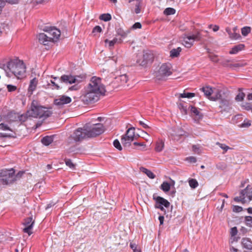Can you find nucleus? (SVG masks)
Listing matches in <instances>:
<instances>
[{"label": "nucleus", "instance_id": "f257e3e1", "mask_svg": "<svg viewBox=\"0 0 252 252\" xmlns=\"http://www.w3.org/2000/svg\"><path fill=\"white\" fill-rule=\"evenodd\" d=\"M0 68L4 70L8 77L13 75L20 79L26 72V66L23 62L17 59L11 60L6 64L0 63Z\"/></svg>", "mask_w": 252, "mask_h": 252}, {"label": "nucleus", "instance_id": "f03ea898", "mask_svg": "<svg viewBox=\"0 0 252 252\" xmlns=\"http://www.w3.org/2000/svg\"><path fill=\"white\" fill-rule=\"evenodd\" d=\"M53 112L51 108L38 105L37 102L33 100L32 103L30 110H28L25 115L20 116L19 120L21 121L25 122L28 117H30L45 119L51 116Z\"/></svg>", "mask_w": 252, "mask_h": 252}, {"label": "nucleus", "instance_id": "7ed1b4c3", "mask_svg": "<svg viewBox=\"0 0 252 252\" xmlns=\"http://www.w3.org/2000/svg\"><path fill=\"white\" fill-rule=\"evenodd\" d=\"M15 178L14 170L13 168L0 170V187H4L13 184Z\"/></svg>", "mask_w": 252, "mask_h": 252}, {"label": "nucleus", "instance_id": "20e7f679", "mask_svg": "<svg viewBox=\"0 0 252 252\" xmlns=\"http://www.w3.org/2000/svg\"><path fill=\"white\" fill-rule=\"evenodd\" d=\"M101 94L85 87L84 93L80 96L81 101L84 104H89L97 101Z\"/></svg>", "mask_w": 252, "mask_h": 252}, {"label": "nucleus", "instance_id": "39448f33", "mask_svg": "<svg viewBox=\"0 0 252 252\" xmlns=\"http://www.w3.org/2000/svg\"><path fill=\"white\" fill-rule=\"evenodd\" d=\"M86 87L101 95H104L106 92L105 86L101 82V79L96 76L92 77Z\"/></svg>", "mask_w": 252, "mask_h": 252}, {"label": "nucleus", "instance_id": "423d86ee", "mask_svg": "<svg viewBox=\"0 0 252 252\" xmlns=\"http://www.w3.org/2000/svg\"><path fill=\"white\" fill-rule=\"evenodd\" d=\"M85 130L87 131L88 137H94L102 133L104 131V126L101 124L90 125L87 124L84 126Z\"/></svg>", "mask_w": 252, "mask_h": 252}, {"label": "nucleus", "instance_id": "0eeeda50", "mask_svg": "<svg viewBox=\"0 0 252 252\" xmlns=\"http://www.w3.org/2000/svg\"><path fill=\"white\" fill-rule=\"evenodd\" d=\"M137 137V136L135 134V128L131 127L126 130L125 134L122 136L121 142L124 147H129Z\"/></svg>", "mask_w": 252, "mask_h": 252}, {"label": "nucleus", "instance_id": "6e6552de", "mask_svg": "<svg viewBox=\"0 0 252 252\" xmlns=\"http://www.w3.org/2000/svg\"><path fill=\"white\" fill-rule=\"evenodd\" d=\"M172 73V66L169 63L162 64L156 72V77L158 80H164Z\"/></svg>", "mask_w": 252, "mask_h": 252}, {"label": "nucleus", "instance_id": "1a4fd4ad", "mask_svg": "<svg viewBox=\"0 0 252 252\" xmlns=\"http://www.w3.org/2000/svg\"><path fill=\"white\" fill-rule=\"evenodd\" d=\"M252 199V188L248 186L245 189L242 190L240 192L239 197H236L234 200L237 202H242L243 203L250 201Z\"/></svg>", "mask_w": 252, "mask_h": 252}, {"label": "nucleus", "instance_id": "9d476101", "mask_svg": "<svg viewBox=\"0 0 252 252\" xmlns=\"http://www.w3.org/2000/svg\"><path fill=\"white\" fill-rule=\"evenodd\" d=\"M43 30L47 33L49 37H51L52 42L57 41L60 37V31L55 27H45Z\"/></svg>", "mask_w": 252, "mask_h": 252}, {"label": "nucleus", "instance_id": "9b49d317", "mask_svg": "<svg viewBox=\"0 0 252 252\" xmlns=\"http://www.w3.org/2000/svg\"><path fill=\"white\" fill-rule=\"evenodd\" d=\"M87 137L88 138V134L87 131L85 130L84 126L83 128L80 127L77 128L70 136V138L73 139L75 142L82 141Z\"/></svg>", "mask_w": 252, "mask_h": 252}, {"label": "nucleus", "instance_id": "f8f14e48", "mask_svg": "<svg viewBox=\"0 0 252 252\" xmlns=\"http://www.w3.org/2000/svg\"><path fill=\"white\" fill-rule=\"evenodd\" d=\"M83 77L81 76H73L71 75H63L60 78V81L65 84L79 83L82 81Z\"/></svg>", "mask_w": 252, "mask_h": 252}, {"label": "nucleus", "instance_id": "ddd939ff", "mask_svg": "<svg viewBox=\"0 0 252 252\" xmlns=\"http://www.w3.org/2000/svg\"><path fill=\"white\" fill-rule=\"evenodd\" d=\"M153 54L149 53H144L142 56L137 60V63L142 66H146L153 61Z\"/></svg>", "mask_w": 252, "mask_h": 252}, {"label": "nucleus", "instance_id": "4468645a", "mask_svg": "<svg viewBox=\"0 0 252 252\" xmlns=\"http://www.w3.org/2000/svg\"><path fill=\"white\" fill-rule=\"evenodd\" d=\"M169 135L174 140H178L185 134V131L179 127H172L168 132Z\"/></svg>", "mask_w": 252, "mask_h": 252}, {"label": "nucleus", "instance_id": "2eb2a0df", "mask_svg": "<svg viewBox=\"0 0 252 252\" xmlns=\"http://www.w3.org/2000/svg\"><path fill=\"white\" fill-rule=\"evenodd\" d=\"M71 101V98L66 95L59 96L54 100V104L59 106H62L64 104L69 103Z\"/></svg>", "mask_w": 252, "mask_h": 252}, {"label": "nucleus", "instance_id": "dca6fc26", "mask_svg": "<svg viewBox=\"0 0 252 252\" xmlns=\"http://www.w3.org/2000/svg\"><path fill=\"white\" fill-rule=\"evenodd\" d=\"M34 221L32 220V217H28L25 220L24 224L25 225V227L23 229V231L25 233H28L29 235L32 234V228Z\"/></svg>", "mask_w": 252, "mask_h": 252}, {"label": "nucleus", "instance_id": "f3484780", "mask_svg": "<svg viewBox=\"0 0 252 252\" xmlns=\"http://www.w3.org/2000/svg\"><path fill=\"white\" fill-rule=\"evenodd\" d=\"M37 38L39 42L44 45H47L50 42H52V40L51 39V37H49L47 33H40L38 36Z\"/></svg>", "mask_w": 252, "mask_h": 252}, {"label": "nucleus", "instance_id": "a211bd4d", "mask_svg": "<svg viewBox=\"0 0 252 252\" xmlns=\"http://www.w3.org/2000/svg\"><path fill=\"white\" fill-rule=\"evenodd\" d=\"M153 199L156 201L157 203H158L159 205L163 206L166 208H168L170 206L169 202L163 197L157 196L155 194H154Z\"/></svg>", "mask_w": 252, "mask_h": 252}, {"label": "nucleus", "instance_id": "6ab92c4d", "mask_svg": "<svg viewBox=\"0 0 252 252\" xmlns=\"http://www.w3.org/2000/svg\"><path fill=\"white\" fill-rule=\"evenodd\" d=\"M191 113L194 116V119L196 121H198L202 119L203 115L200 113L199 111L197 108L191 106L190 108Z\"/></svg>", "mask_w": 252, "mask_h": 252}, {"label": "nucleus", "instance_id": "aec40b11", "mask_svg": "<svg viewBox=\"0 0 252 252\" xmlns=\"http://www.w3.org/2000/svg\"><path fill=\"white\" fill-rule=\"evenodd\" d=\"M128 80V77L126 74L121 75L115 78L116 81L120 83L121 85L126 84Z\"/></svg>", "mask_w": 252, "mask_h": 252}, {"label": "nucleus", "instance_id": "412c9836", "mask_svg": "<svg viewBox=\"0 0 252 252\" xmlns=\"http://www.w3.org/2000/svg\"><path fill=\"white\" fill-rule=\"evenodd\" d=\"M189 36L188 39H190L191 41L194 42L195 41H200L202 38V35L200 32H197L195 34L192 35H188Z\"/></svg>", "mask_w": 252, "mask_h": 252}, {"label": "nucleus", "instance_id": "4be33fe9", "mask_svg": "<svg viewBox=\"0 0 252 252\" xmlns=\"http://www.w3.org/2000/svg\"><path fill=\"white\" fill-rule=\"evenodd\" d=\"M37 83L38 81L36 78H34L31 80L28 90L31 94L35 90L37 85Z\"/></svg>", "mask_w": 252, "mask_h": 252}, {"label": "nucleus", "instance_id": "5701e85b", "mask_svg": "<svg viewBox=\"0 0 252 252\" xmlns=\"http://www.w3.org/2000/svg\"><path fill=\"white\" fill-rule=\"evenodd\" d=\"M200 90L204 93L205 95L210 99V97H212L211 95L213 93L212 88L206 86L201 88Z\"/></svg>", "mask_w": 252, "mask_h": 252}, {"label": "nucleus", "instance_id": "b1692460", "mask_svg": "<svg viewBox=\"0 0 252 252\" xmlns=\"http://www.w3.org/2000/svg\"><path fill=\"white\" fill-rule=\"evenodd\" d=\"M242 244L244 248L252 250V242L249 238H243Z\"/></svg>", "mask_w": 252, "mask_h": 252}, {"label": "nucleus", "instance_id": "393cba45", "mask_svg": "<svg viewBox=\"0 0 252 252\" xmlns=\"http://www.w3.org/2000/svg\"><path fill=\"white\" fill-rule=\"evenodd\" d=\"M245 45L243 44H240L238 45L234 46L232 49L229 51L230 54H237L239 51H242L244 49Z\"/></svg>", "mask_w": 252, "mask_h": 252}, {"label": "nucleus", "instance_id": "a878e982", "mask_svg": "<svg viewBox=\"0 0 252 252\" xmlns=\"http://www.w3.org/2000/svg\"><path fill=\"white\" fill-rule=\"evenodd\" d=\"M104 42L105 43H108V46L109 48H112L114 45L117 43H122V40L121 39H118L117 38H114L112 40L109 41L108 39H106L104 40Z\"/></svg>", "mask_w": 252, "mask_h": 252}, {"label": "nucleus", "instance_id": "bb28decb", "mask_svg": "<svg viewBox=\"0 0 252 252\" xmlns=\"http://www.w3.org/2000/svg\"><path fill=\"white\" fill-rule=\"evenodd\" d=\"M183 38V44L185 47L187 48H190L193 45V41H191V40L188 39L189 38L188 35L185 34Z\"/></svg>", "mask_w": 252, "mask_h": 252}, {"label": "nucleus", "instance_id": "cd10ccee", "mask_svg": "<svg viewBox=\"0 0 252 252\" xmlns=\"http://www.w3.org/2000/svg\"><path fill=\"white\" fill-rule=\"evenodd\" d=\"M226 31L228 33L229 37L232 39L236 40L239 39L241 38V35H240L239 33H238L236 32H232L229 28H226Z\"/></svg>", "mask_w": 252, "mask_h": 252}, {"label": "nucleus", "instance_id": "c85d7f7f", "mask_svg": "<svg viewBox=\"0 0 252 252\" xmlns=\"http://www.w3.org/2000/svg\"><path fill=\"white\" fill-rule=\"evenodd\" d=\"M140 171L144 173L150 179H153L155 178V175L150 170L147 169L145 167H141Z\"/></svg>", "mask_w": 252, "mask_h": 252}, {"label": "nucleus", "instance_id": "c756f323", "mask_svg": "<svg viewBox=\"0 0 252 252\" xmlns=\"http://www.w3.org/2000/svg\"><path fill=\"white\" fill-rule=\"evenodd\" d=\"M230 103L229 101L226 99H220V108H224V110H225L228 109Z\"/></svg>", "mask_w": 252, "mask_h": 252}, {"label": "nucleus", "instance_id": "7c9ffc66", "mask_svg": "<svg viewBox=\"0 0 252 252\" xmlns=\"http://www.w3.org/2000/svg\"><path fill=\"white\" fill-rule=\"evenodd\" d=\"M53 141V137L49 136H45L41 139L42 143L45 146L49 145Z\"/></svg>", "mask_w": 252, "mask_h": 252}, {"label": "nucleus", "instance_id": "2f4dec72", "mask_svg": "<svg viewBox=\"0 0 252 252\" xmlns=\"http://www.w3.org/2000/svg\"><path fill=\"white\" fill-rule=\"evenodd\" d=\"M164 146V141L162 140L159 139L156 143L155 150L157 152H161L163 150Z\"/></svg>", "mask_w": 252, "mask_h": 252}, {"label": "nucleus", "instance_id": "473e14b6", "mask_svg": "<svg viewBox=\"0 0 252 252\" xmlns=\"http://www.w3.org/2000/svg\"><path fill=\"white\" fill-rule=\"evenodd\" d=\"M181 51H182V48L181 47H178L177 48L173 49L170 52V56L172 58L178 57L179 56L180 53L181 52Z\"/></svg>", "mask_w": 252, "mask_h": 252}, {"label": "nucleus", "instance_id": "72a5a7b5", "mask_svg": "<svg viewBox=\"0 0 252 252\" xmlns=\"http://www.w3.org/2000/svg\"><path fill=\"white\" fill-rule=\"evenodd\" d=\"M116 32L118 35L121 36L123 38H125L126 37L127 34L130 32V31L128 30L126 31H125L122 28H120L117 30Z\"/></svg>", "mask_w": 252, "mask_h": 252}, {"label": "nucleus", "instance_id": "f704fd0d", "mask_svg": "<svg viewBox=\"0 0 252 252\" xmlns=\"http://www.w3.org/2000/svg\"><path fill=\"white\" fill-rule=\"evenodd\" d=\"M188 182L191 189H194L198 186V183L195 179L189 178L188 180Z\"/></svg>", "mask_w": 252, "mask_h": 252}, {"label": "nucleus", "instance_id": "c9c22d12", "mask_svg": "<svg viewBox=\"0 0 252 252\" xmlns=\"http://www.w3.org/2000/svg\"><path fill=\"white\" fill-rule=\"evenodd\" d=\"M239 93L235 97V100L237 101H241L243 100L245 96V94L244 93L242 92V89L241 88L239 89Z\"/></svg>", "mask_w": 252, "mask_h": 252}, {"label": "nucleus", "instance_id": "e433bc0d", "mask_svg": "<svg viewBox=\"0 0 252 252\" xmlns=\"http://www.w3.org/2000/svg\"><path fill=\"white\" fill-rule=\"evenodd\" d=\"M171 185L167 182H163L160 186V189L164 192L168 191L170 189Z\"/></svg>", "mask_w": 252, "mask_h": 252}, {"label": "nucleus", "instance_id": "4c0bfd02", "mask_svg": "<svg viewBox=\"0 0 252 252\" xmlns=\"http://www.w3.org/2000/svg\"><path fill=\"white\" fill-rule=\"evenodd\" d=\"M139 1L137 2L135 4V7L134 8V13L136 14H139L141 12V8L143 0H138Z\"/></svg>", "mask_w": 252, "mask_h": 252}, {"label": "nucleus", "instance_id": "58836bf2", "mask_svg": "<svg viewBox=\"0 0 252 252\" xmlns=\"http://www.w3.org/2000/svg\"><path fill=\"white\" fill-rule=\"evenodd\" d=\"M129 247L133 250V252H141L140 247L134 243L130 242Z\"/></svg>", "mask_w": 252, "mask_h": 252}, {"label": "nucleus", "instance_id": "ea45409f", "mask_svg": "<svg viewBox=\"0 0 252 252\" xmlns=\"http://www.w3.org/2000/svg\"><path fill=\"white\" fill-rule=\"evenodd\" d=\"M244 222L247 226L252 227V217L246 216L244 219Z\"/></svg>", "mask_w": 252, "mask_h": 252}, {"label": "nucleus", "instance_id": "a19ab883", "mask_svg": "<svg viewBox=\"0 0 252 252\" xmlns=\"http://www.w3.org/2000/svg\"><path fill=\"white\" fill-rule=\"evenodd\" d=\"M99 19L105 22L109 21L111 19V15L109 13L102 14L100 16Z\"/></svg>", "mask_w": 252, "mask_h": 252}, {"label": "nucleus", "instance_id": "79ce46f5", "mask_svg": "<svg viewBox=\"0 0 252 252\" xmlns=\"http://www.w3.org/2000/svg\"><path fill=\"white\" fill-rule=\"evenodd\" d=\"M221 98V94H220V92L219 90H217L216 92H215V95L212 96V97H210V99L211 100L215 101L218 99H220Z\"/></svg>", "mask_w": 252, "mask_h": 252}, {"label": "nucleus", "instance_id": "37998d69", "mask_svg": "<svg viewBox=\"0 0 252 252\" xmlns=\"http://www.w3.org/2000/svg\"><path fill=\"white\" fill-rule=\"evenodd\" d=\"M195 95L194 93H184L180 94V97L181 98H191Z\"/></svg>", "mask_w": 252, "mask_h": 252}, {"label": "nucleus", "instance_id": "c03bdc74", "mask_svg": "<svg viewBox=\"0 0 252 252\" xmlns=\"http://www.w3.org/2000/svg\"><path fill=\"white\" fill-rule=\"evenodd\" d=\"M251 29L250 27H244L241 29L242 34L246 36L251 32Z\"/></svg>", "mask_w": 252, "mask_h": 252}, {"label": "nucleus", "instance_id": "a18cd8bd", "mask_svg": "<svg viewBox=\"0 0 252 252\" xmlns=\"http://www.w3.org/2000/svg\"><path fill=\"white\" fill-rule=\"evenodd\" d=\"M175 9L171 7L166 8L164 11V13L167 15H173L175 13Z\"/></svg>", "mask_w": 252, "mask_h": 252}, {"label": "nucleus", "instance_id": "49530a36", "mask_svg": "<svg viewBox=\"0 0 252 252\" xmlns=\"http://www.w3.org/2000/svg\"><path fill=\"white\" fill-rule=\"evenodd\" d=\"M114 146L119 151L122 150V147L118 139H115L113 142Z\"/></svg>", "mask_w": 252, "mask_h": 252}, {"label": "nucleus", "instance_id": "de8ad7c7", "mask_svg": "<svg viewBox=\"0 0 252 252\" xmlns=\"http://www.w3.org/2000/svg\"><path fill=\"white\" fill-rule=\"evenodd\" d=\"M64 161L65 164L67 166L72 169H74L75 168V165L72 163V161L70 159L65 158Z\"/></svg>", "mask_w": 252, "mask_h": 252}, {"label": "nucleus", "instance_id": "09e8293b", "mask_svg": "<svg viewBox=\"0 0 252 252\" xmlns=\"http://www.w3.org/2000/svg\"><path fill=\"white\" fill-rule=\"evenodd\" d=\"M217 145H218L221 149H223L225 152H226L228 149H230V148L228 146L219 142H217Z\"/></svg>", "mask_w": 252, "mask_h": 252}, {"label": "nucleus", "instance_id": "8fccbe9b", "mask_svg": "<svg viewBox=\"0 0 252 252\" xmlns=\"http://www.w3.org/2000/svg\"><path fill=\"white\" fill-rule=\"evenodd\" d=\"M24 173H25L24 171H20L17 174L15 175L14 174V177H15V180H14V182L16 181H17V180L20 179Z\"/></svg>", "mask_w": 252, "mask_h": 252}, {"label": "nucleus", "instance_id": "3c124183", "mask_svg": "<svg viewBox=\"0 0 252 252\" xmlns=\"http://www.w3.org/2000/svg\"><path fill=\"white\" fill-rule=\"evenodd\" d=\"M0 129H2L3 130H8L12 131V130L9 128V127H8L7 125H6L3 123H1L0 124Z\"/></svg>", "mask_w": 252, "mask_h": 252}, {"label": "nucleus", "instance_id": "603ef678", "mask_svg": "<svg viewBox=\"0 0 252 252\" xmlns=\"http://www.w3.org/2000/svg\"><path fill=\"white\" fill-rule=\"evenodd\" d=\"M242 107L245 110L247 111L252 110V107L251 106V105L249 103H246L245 104H243Z\"/></svg>", "mask_w": 252, "mask_h": 252}, {"label": "nucleus", "instance_id": "864d4df0", "mask_svg": "<svg viewBox=\"0 0 252 252\" xmlns=\"http://www.w3.org/2000/svg\"><path fill=\"white\" fill-rule=\"evenodd\" d=\"M209 58H210L211 61L215 63H217L219 61L218 57L216 55H210L209 56Z\"/></svg>", "mask_w": 252, "mask_h": 252}, {"label": "nucleus", "instance_id": "5fc2aeb1", "mask_svg": "<svg viewBox=\"0 0 252 252\" xmlns=\"http://www.w3.org/2000/svg\"><path fill=\"white\" fill-rule=\"evenodd\" d=\"M251 124L249 121H244V122L241 125L242 127H248L251 126Z\"/></svg>", "mask_w": 252, "mask_h": 252}, {"label": "nucleus", "instance_id": "6e6d98bb", "mask_svg": "<svg viewBox=\"0 0 252 252\" xmlns=\"http://www.w3.org/2000/svg\"><path fill=\"white\" fill-rule=\"evenodd\" d=\"M238 232L237 228L236 227H233L231 228L230 234L232 236H235Z\"/></svg>", "mask_w": 252, "mask_h": 252}, {"label": "nucleus", "instance_id": "4d7b16f0", "mask_svg": "<svg viewBox=\"0 0 252 252\" xmlns=\"http://www.w3.org/2000/svg\"><path fill=\"white\" fill-rule=\"evenodd\" d=\"M7 88L9 92H11L15 91L17 89V87L16 86L12 85H7Z\"/></svg>", "mask_w": 252, "mask_h": 252}, {"label": "nucleus", "instance_id": "13d9d810", "mask_svg": "<svg viewBox=\"0 0 252 252\" xmlns=\"http://www.w3.org/2000/svg\"><path fill=\"white\" fill-rule=\"evenodd\" d=\"M216 166L218 169L221 170H223L226 168V165L223 163H219L217 164Z\"/></svg>", "mask_w": 252, "mask_h": 252}, {"label": "nucleus", "instance_id": "bf43d9fd", "mask_svg": "<svg viewBox=\"0 0 252 252\" xmlns=\"http://www.w3.org/2000/svg\"><path fill=\"white\" fill-rule=\"evenodd\" d=\"M141 24L139 22L135 23L133 26L131 27V29H141Z\"/></svg>", "mask_w": 252, "mask_h": 252}, {"label": "nucleus", "instance_id": "052dcab7", "mask_svg": "<svg viewBox=\"0 0 252 252\" xmlns=\"http://www.w3.org/2000/svg\"><path fill=\"white\" fill-rule=\"evenodd\" d=\"M101 28L99 26H95L93 30V32H101Z\"/></svg>", "mask_w": 252, "mask_h": 252}, {"label": "nucleus", "instance_id": "680f3d73", "mask_svg": "<svg viewBox=\"0 0 252 252\" xmlns=\"http://www.w3.org/2000/svg\"><path fill=\"white\" fill-rule=\"evenodd\" d=\"M133 145L135 146H138L140 147H142V149H145L146 147V145L144 143H141V142H135L133 143Z\"/></svg>", "mask_w": 252, "mask_h": 252}, {"label": "nucleus", "instance_id": "e2e57ef3", "mask_svg": "<svg viewBox=\"0 0 252 252\" xmlns=\"http://www.w3.org/2000/svg\"><path fill=\"white\" fill-rule=\"evenodd\" d=\"M187 159L190 163H195L196 162V158L193 157H190L187 158Z\"/></svg>", "mask_w": 252, "mask_h": 252}, {"label": "nucleus", "instance_id": "0e129e2a", "mask_svg": "<svg viewBox=\"0 0 252 252\" xmlns=\"http://www.w3.org/2000/svg\"><path fill=\"white\" fill-rule=\"evenodd\" d=\"M5 5V2L4 0H0V14L2 11V8Z\"/></svg>", "mask_w": 252, "mask_h": 252}, {"label": "nucleus", "instance_id": "69168bd1", "mask_svg": "<svg viewBox=\"0 0 252 252\" xmlns=\"http://www.w3.org/2000/svg\"><path fill=\"white\" fill-rule=\"evenodd\" d=\"M240 232L242 235H244L248 232V229L244 226H242L240 229Z\"/></svg>", "mask_w": 252, "mask_h": 252}, {"label": "nucleus", "instance_id": "338daca9", "mask_svg": "<svg viewBox=\"0 0 252 252\" xmlns=\"http://www.w3.org/2000/svg\"><path fill=\"white\" fill-rule=\"evenodd\" d=\"M242 210V208L238 206H235L233 211L236 212H239Z\"/></svg>", "mask_w": 252, "mask_h": 252}, {"label": "nucleus", "instance_id": "774afa93", "mask_svg": "<svg viewBox=\"0 0 252 252\" xmlns=\"http://www.w3.org/2000/svg\"><path fill=\"white\" fill-rule=\"evenodd\" d=\"M139 123L144 128H148L149 127V126L143 121H140Z\"/></svg>", "mask_w": 252, "mask_h": 252}]
</instances>
